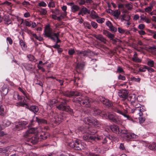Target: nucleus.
<instances>
[{"label":"nucleus","mask_w":156,"mask_h":156,"mask_svg":"<svg viewBox=\"0 0 156 156\" xmlns=\"http://www.w3.org/2000/svg\"><path fill=\"white\" fill-rule=\"evenodd\" d=\"M131 106L133 107L131 110V112L133 113V115H138V113L140 115L141 114L142 112H143L145 110L144 106L138 103L137 102L131 105Z\"/></svg>","instance_id":"1"},{"label":"nucleus","mask_w":156,"mask_h":156,"mask_svg":"<svg viewBox=\"0 0 156 156\" xmlns=\"http://www.w3.org/2000/svg\"><path fill=\"white\" fill-rule=\"evenodd\" d=\"M118 136H119L120 138L123 140H126L127 141L131 140L130 133H127V130H126L124 128H118Z\"/></svg>","instance_id":"2"},{"label":"nucleus","mask_w":156,"mask_h":156,"mask_svg":"<svg viewBox=\"0 0 156 156\" xmlns=\"http://www.w3.org/2000/svg\"><path fill=\"white\" fill-rule=\"evenodd\" d=\"M66 102L67 101L66 100H64L56 106V108L60 110L69 112L72 114H73V110L70 108L69 106L67 105Z\"/></svg>","instance_id":"3"},{"label":"nucleus","mask_w":156,"mask_h":156,"mask_svg":"<svg viewBox=\"0 0 156 156\" xmlns=\"http://www.w3.org/2000/svg\"><path fill=\"white\" fill-rule=\"evenodd\" d=\"M102 137L98 135H90L87 134L84 135L83 137V139L87 141L91 142L92 141H97L101 140Z\"/></svg>","instance_id":"4"},{"label":"nucleus","mask_w":156,"mask_h":156,"mask_svg":"<svg viewBox=\"0 0 156 156\" xmlns=\"http://www.w3.org/2000/svg\"><path fill=\"white\" fill-rule=\"evenodd\" d=\"M28 121H20L15 123V128L17 130H20L25 129L27 126V125L28 123Z\"/></svg>","instance_id":"5"},{"label":"nucleus","mask_w":156,"mask_h":156,"mask_svg":"<svg viewBox=\"0 0 156 156\" xmlns=\"http://www.w3.org/2000/svg\"><path fill=\"white\" fill-rule=\"evenodd\" d=\"M125 12L122 13L123 14L120 16L119 15L120 14V12L118 11V19L120 20L122 22H123L124 21H129L130 19V16L127 14H126Z\"/></svg>","instance_id":"6"},{"label":"nucleus","mask_w":156,"mask_h":156,"mask_svg":"<svg viewBox=\"0 0 156 156\" xmlns=\"http://www.w3.org/2000/svg\"><path fill=\"white\" fill-rule=\"evenodd\" d=\"M90 54L91 51L89 50L84 51L77 50L76 53V55L81 58L90 56Z\"/></svg>","instance_id":"7"},{"label":"nucleus","mask_w":156,"mask_h":156,"mask_svg":"<svg viewBox=\"0 0 156 156\" xmlns=\"http://www.w3.org/2000/svg\"><path fill=\"white\" fill-rule=\"evenodd\" d=\"M62 94L64 96L69 98L73 96H79L81 94L80 93L77 91H70L69 90L63 92Z\"/></svg>","instance_id":"8"},{"label":"nucleus","mask_w":156,"mask_h":156,"mask_svg":"<svg viewBox=\"0 0 156 156\" xmlns=\"http://www.w3.org/2000/svg\"><path fill=\"white\" fill-rule=\"evenodd\" d=\"M85 122L86 124L91 123L96 125L99 124V122L95 118L91 117H88L84 119Z\"/></svg>","instance_id":"9"},{"label":"nucleus","mask_w":156,"mask_h":156,"mask_svg":"<svg viewBox=\"0 0 156 156\" xmlns=\"http://www.w3.org/2000/svg\"><path fill=\"white\" fill-rule=\"evenodd\" d=\"M54 33L52 32V29L50 27L49 24L46 26L44 34V37H49Z\"/></svg>","instance_id":"10"},{"label":"nucleus","mask_w":156,"mask_h":156,"mask_svg":"<svg viewBox=\"0 0 156 156\" xmlns=\"http://www.w3.org/2000/svg\"><path fill=\"white\" fill-rule=\"evenodd\" d=\"M60 32V31H58L56 33H54L48 38L52 40L53 41H56V43L57 44L58 42H60L61 41L58 38L59 36Z\"/></svg>","instance_id":"11"},{"label":"nucleus","mask_w":156,"mask_h":156,"mask_svg":"<svg viewBox=\"0 0 156 156\" xmlns=\"http://www.w3.org/2000/svg\"><path fill=\"white\" fill-rule=\"evenodd\" d=\"M137 98L134 94H129L127 97L128 101L130 102L131 105L137 102Z\"/></svg>","instance_id":"12"},{"label":"nucleus","mask_w":156,"mask_h":156,"mask_svg":"<svg viewBox=\"0 0 156 156\" xmlns=\"http://www.w3.org/2000/svg\"><path fill=\"white\" fill-rule=\"evenodd\" d=\"M104 34L107 36L108 38L112 40L113 44H115L116 42V41L114 39V34H111L108 31L106 30H104L103 31Z\"/></svg>","instance_id":"13"},{"label":"nucleus","mask_w":156,"mask_h":156,"mask_svg":"<svg viewBox=\"0 0 156 156\" xmlns=\"http://www.w3.org/2000/svg\"><path fill=\"white\" fill-rule=\"evenodd\" d=\"M99 98V100L101 102L106 106L109 107L112 105V103L108 99L102 97H101Z\"/></svg>","instance_id":"14"},{"label":"nucleus","mask_w":156,"mask_h":156,"mask_svg":"<svg viewBox=\"0 0 156 156\" xmlns=\"http://www.w3.org/2000/svg\"><path fill=\"white\" fill-rule=\"evenodd\" d=\"M76 144V149L77 150L84 149L85 148L86 145L83 142H81L79 140H77Z\"/></svg>","instance_id":"15"},{"label":"nucleus","mask_w":156,"mask_h":156,"mask_svg":"<svg viewBox=\"0 0 156 156\" xmlns=\"http://www.w3.org/2000/svg\"><path fill=\"white\" fill-rule=\"evenodd\" d=\"M118 94L119 97L125 99L127 96V91L125 90H119L118 93Z\"/></svg>","instance_id":"16"},{"label":"nucleus","mask_w":156,"mask_h":156,"mask_svg":"<svg viewBox=\"0 0 156 156\" xmlns=\"http://www.w3.org/2000/svg\"><path fill=\"white\" fill-rule=\"evenodd\" d=\"M138 115H133V118L135 119H137L138 118L139 119V122L140 123H143L145 120V118L143 116V112H142L141 114H140L138 113Z\"/></svg>","instance_id":"17"},{"label":"nucleus","mask_w":156,"mask_h":156,"mask_svg":"<svg viewBox=\"0 0 156 156\" xmlns=\"http://www.w3.org/2000/svg\"><path fill=\"white\" fill-rule=\"evenodd\" d=\"M26 108L30 111L33 112L34 114H36L39 111L38 107L36 105H32L30 106L28 105Z\"/></svg>","instance_id":"18"},{"label":"nucleus","mask_w":156,"mask_h":156,"mask_svg":"<svg viewBox=\"0 0 156 156\" xmlns=\"http://www.w3.org/2000/svg\"><path fill=\"white\" fill-rule=\"evenodd\" d=\"M89 102L87 97H85L83 98L82 97V100L81 101L80 104L86 107H88L89 106Z\"/></svg>","instance_id":"19"},{"label":"nucleus","mask_w":156,"mask_h":156,"mask_svg":"<svg viewBox=\"0 0 156 156\" xmlns=\"http://www.w3.org/2000/svg\"><path fill=\"white\" fill-rule=\"evenodd\" d=\"M120 1V0H118V7L121 9L122 11V13L126 12L127 11L125 9L124 7L125 4L124 2H125V1H122V3H120L119 2Z\"/></svg>","instance_id":"20"},{"label":"nucleus","mask_w":156,"mask_h":156,"mask_svg":"<svg viewBox=\"0 0 156 156\" xmlns=\"http://www.w3.org/2000/svg\"><path fill=\"white\" fill-rule=\"evenodd\" d=\"M62 120V116L61 115H56L55 116V122L57 124H59Z\"/></svg>","instance_id":"21"},{"label":"nucleus","mask_w":156,"mask_h":156,"mask_svg":"<svg viewBox=\"0 0 156 156\" xmlns=\"http://www.w3.org/2000/svg\"><path fill=\"white\" fill-rule=\"evenodd\" d=\"M23 66L27 70L32 71L34 69V66L32 64L29 63L24 64Z\"/></svg>","instance_id":"22"},{"label":"nucleus","mask_w":156,"mask_h":156,"mask_svg":"<svg viewBox=\"0 0 156 156\" xmlns=\"http://www.w3.org/2000/svg\"><path fill=\"white\" fill-rule=\"evenodd\" d=\"M147 50L152 54H156V46L153 45L152 47H150L147 48Z\"/></svg>","instance_id":"23"},{"label":"nucleus","mask_w":156,"mask_h":156,"mask_svg":"<svg viewBox=\"0 0 156 156\" xmlns=\"http://www.w3.org/2000/svg\"><path fill=\"white\" fill-rule=\"evenodd\" d=\"M94 37L97 39L100 40L104 43H105L106 42V39L101 34L95 35Z\"/></svg>","instance_id":"24"},{"label":"nucleus","mask_w":156,"mask_h":156,"mask_svg":"<svg viewBox=\"0 0 156 156\" xmlns=\"http://www.w3.org/2000/svg\"><path fill=\"white\" fill-rule=\"evenodd\" d=\"M106 25L109 27L111 31H116V28L113 27L112 24L110 21H108L106 22Z\"/></svg>","instance_id":"25"},{"label":"nucleus","mask_w":156,"mask_h":156,"mask_svg":"<svg viewBox=\"0 0 156 156\" xmlns=\"http://www.w3.org/2000/svg\"><path fill=\"white\" fill-rule=\"evenodd\" d=\"M3 19L4 20V23L5 24L9 25L12 23L11 20H10L8 16H3Z\"/></svg>","instance_id":"26"},{"label":"nucleus","mask_w":156,"mask_h":156,"mask_svg":"<svg viewBox=\"0 0 156 156\" xmlns=\"http://www.w3.org/2000/svg\"><path fill=\"white\" fill-rule=\"evenodd\" d=\"M108 117L109 119L113 122H116V116L115 114H110L108 115Z\"/></svg>","instance_id":"27"},{"label":"nucleus","mask_w":156,"mask_h":156,"mask_svg":"<svg viewBox=\"0 0 156 156\" xmlns=\"http://www.w3.org/2000/svg\"><path fill=\"white\" fill-rule=\"evenodd\" d=\"M35 119L36 121L39 124H47V121L45 119H39L37 117H36Z\"/></svg>","instance_id":"28"},{"label":"nucleus","mask_w":156,"mask_h":156,"mask_svg":"<svg viewBox=\"0 0 156 156\" xmlns=\"http://www.w3.org/2000/svg\"><path fill=\"white\" fill-rule=\"evenodd\" d=\"M20 44L23 50L25 51L27 49V45L26 44L25 42L22 39L20 40Z\"/></svg>","instance_id":"29"},{"label":"nucleus","mask_w":156,"mask_h":156,"mask_svg":"<svg viewBox=\"0 0 156 156\" xmlns=\"http://www.w3.org/2000/svg\"><path fill=\"white\" fill-rule=\"evenodd\" d=\"M38 140V138L37 136L32 137L30 140V141L34 144L37 143Z\"/></svg>","instance_id":"30"},{"label":"nucleus","mask_w":156,"mask_h":156,"mask_svg":"<svg viewBox=\"0 0 156 156\" xmlns=\"http://www.w3.org/2000/svg\"><path fill=\"white\" fill-rule=\"evenodd\" d=\"M2 94L5 95L8 93V89L5 86H3L0 90Z\"/></svg>","instance_id":"31"},{"label":"nucleus","mask_w":156,"mask_h":156,"mask_svg":"<svg viewBox=\"0 0 156 156\" xmlns=\"http://www.w3.org/2000/svg\"><path fill=\"white\" fill-rule=\"evenodd\" d=\"M77 140L76 139L74 141H72L69 144V145L72 148H75L76 149V142H77Z\"/></svg>","instance_id":"32"},{"label":"nucleus","mask_w":156,"mask_h":156,"mask_svg":"<svg viewBox=\"0 0 156 156\" xmlns=\"http://www.w3.org/2000/svg\"><path fill=\"white\" fill-rule=\"evenodd\" d=\"M11 124V122L8 120L5 119L3 121L2 126L5 127L9 126Z\"/></svg>","instance_id":"33"},{"label":"nucleus","mask_w":156,"mask_h":156,"mask_svg":"<svg viewBox=\"0 0 156 156\" xmlns=\"http://www.w3.org/2000/svg\"><path fill=\"white\" fill-rule=\"evenodd\" d=\"M92 110L94 112V114L95 115H99L101 113V111L99 109L96 107L92 108Z\"/></svg>","instance_id":"34"},{"label":"nucleus","mask_w":156,"mask_h":156,"mask_svg":"<svg viewBox=\"0 0 156 156\" xmlns=\"http://www.w3.org/2000/svg\"><path fill=\"white\" fill-rule=\"evenodd\" d=\"M131 80L133 82L140 83L141 79L139 77H132L130 78Z\"/></svg>","instance_id":"35"},{"label":"nucleus","mask_w":156,"mask_h":156,"mask_svg":"<svg viewBox=\"0 0 156 156\" xmlns=\"http://www.w3.org/2000/svg\"><path fill=\"white\" fill-rule=\"evenodd\" d=\"M57 102V101L55 99H53L50 100L48 102V104L50 106H52L53 105L56 104Z\"/></svg>","instance_id":"36"},{"label":"nucleus","mask_w":156,"mask_h":156,"mask_svg":"<svg viewBox=\"0 0 156 156\" xmlns=\"http://www.w3.org/2000/svg\"><path fill=\"white\" fill-rule=\"evenodd\" d=\"M59 9L58 8L51 9V12L54 14V15H58L59 14Z\"/></svg>","instance_id":"37"},{"label":"nucleus","mask_w":156,"mask_h":156,"mask_svg":"<svg viewBox=\"0 0 156 156\" xmlns=\"http://www.w3.org/2000/svg\"><path fill=\"white\" fill-rule=\"evenodd\" d=\"M85 63L84 62H83L82 63H78L76 65V67L77 68L79 69H83L85 66Z\"/></svg>","instance_id":"38"},{"label":"nucleus","mask_w":156,"mask_h":156,"mask_svg":"<svg viewBox=\"0 0 156 156\" xmlns=\"http://www.w3.org/2000/svg\"><path fill=\"white\" fill-rule=\"evenodd\" d=\"M79 6L74 5L71 7V10L73 12H75L79 10Z\"/></svg>","instance_id":"39"},{"label":"nucleus","mask_w":156,"mask_h":156,"mask_svg":"<svg viewBox=\"0 0 156 156\" xmlns=\"http://www.w3.org/2000/svg\"><path fill=\"white\" fill-rule=\"evenodd\" d=\"M82 100V97L78 98L75 97L73 99V101L77 103L80 104L81 101Z\"/></svg>","instance_id":"40"},{"label":"nucleus","mask_w":156,"mask_h":156,"mask_svg":"<svg viewBox=\"0 0 156 156\" xmlns=\"http://www.w3.org/2000/svg\"><path fill=\"white\" fill-rule=\"evenodd\" d=\"M148 61L147 62V64L150 67H153L154 66V61L148 58Z\"/></svg>","instance_id":"41"},{"label":"nucleus","mask_w":156,"mask_h":156,"mask_svg":"<svg viewBox=\"0 0 156 156\" xmlns=\"http://www.w3.org/2000/svg\"><path fill=\"white\" fill-rule=\"evenodd\" d=\"M110 128L112 131L113 132L116 133H117V126L115 125H113L110 126Z\"/></svg>","instance_id":"42"},{"label":"nucleus","mask_w":156,"mask_h":156,"mask_svg":"<svg viewBox=\"0 0 156 156\" xmlns=\"http://www.w3.org/2000/svg\"><path fill=\"white\" fill-rule=\"evenodd\" d=\"M4 105H0V115L2 116L4 115Z\"/></svg>","instance_id":"43"},{"label":"nucleus","mask_w":156,"mask_h":156,"mask_svg":"<svg viewBox=\"0 0 156 156\" xmlns=\"http://www.w3.org/2000/svg\"><path fill=\"white\" fill-rule=\"evenodd\" d=\"M16 105L18 106H24V105H26L27 107L28 106L27 104L25 103L24 101L22 102V101H20L19 102L17 103H16Z\"/></svg>","instance_id":"44"},{"label":"nucleus","mask_w":156,"mask_h":156,"mask_svg":"<svg viewBox=\"0 0 156 156\" xmlns=\"http://www.w3.org/2000/svg\"><path fill=\"white\" fill-rule=\"evenodd\" d=\"M8 149H9V147H8L0 148V153H6L8 150Z\"/></svg>","instance_id":"45"},{"label":"nucleus","mask_w":156,"mask_h":156,"mask_svg":"<svg viewBox=\"0 0 156 156\" xmlns=\"http://www.w3.org/2000/svg\"><path fill=\"white\" fill-rule=\"evenodd\" d=\"M132 59L133 62H140L142 60L141 59L138 58L137 56L133 57Z\"/></svg>","instance_id":"46"},{"label":"nucleus","mask_w":156,"mask_h":156,"mask_svg":"<svg viewBox=\"0 0 156 156\" xmlns=\"http://www.w3.org/2000/svg\"><path fill=\"white\" fill-rule=\"evenodd\" d=\"M118 73H122L124 74L125 73V72L122 67L121 66H118Z\"/></svg>","instance_id":"47"},{"label":"nucleus","mask_w":156,"mask_h":156,"mask_svg":"<svg viewBox=\"0 0 156 156\" xmlns=\"http://www.w3.org/2000/svg\"><path fill=\"white\" fill-rule=\"evenodd\" d=\"M36 129L35 128H31L28 129L27 130L28 132H29V133L31 134L34 133H35Z\"/></svg>","instance_id":"48"},{"label":"nucleus","mask_w":156,"mask_h":156,"mask_svg":"<svg viewBox=\"0 0 156 156\" xmlns=\"http://www.w3.org/2000/svg\"><path fill=\"white\" fill-rule=\"evenodd\" d=\"M62 10L64 11L63 15L64 16H66L67 15V12L66 11L67 7L66 5H64L61 7Z\"/></svg>","instance_id":"49"},{"label":"nucleus","mask_w":156,"mask_h":156,"mask_svg":"<svg viewBox=\"0 0 156 156\" xmlns=\"http://www.w3.org/2000/svg\"><path fill=\"white\" fill-rule=\"evenodd\" d=\"M125 7L128 10H131L133 7L132 4L127 3L125 5Z\"/></svg>","instance_id":"50"},{"label":"nucleus","mask_w":156,"mask_h":156,"mask_svg":"<svg viewBox=\"0 0 156 156\" xmlns=\"http://www.w3.org/2000/svg\"><path fill=\"white\" fill-rule=\"evenodd\" d=\"M147 66L144 65L142 67H140L139 68V70L140 72H145L146 69H147Z\"/></svg>","instance_id":"51"},{"label":"nucleus","mask_w":156,"mask_h":156,"mask_svg":"<svg viewBox=\"0 0 156 156\" xmlns=\"http://www.w3.org/2000/svg\"><path fill=\"white\" fill-rule=\"evenodd\" d=\"M48 6L49 8H54L55 7V5L54 2L51 1L48 3Z\"/></svg>","instance_id":"52"},{"label":"nucleus","mask_w":156,"mask_h":156,"mask_svg":"<svg viewBox=\"0 0 156 156\" xmlns=\"http://www.w3.org/2000/svg\"><path fill=\"white\" fill-rule=\"evenodd\" d=\"M27 57L29 59V60L30 61H32L35 59L34 57L31 54H29L27 56Z\"/></svg>","instance_id":"53"},{"label":"nucleus","mask_w":156,"mask_h":156,"mask_svg":"<svg viewBox=\"0 0 156 156\" xmlns=\"http://www.w3.org/2000/svg\"><path fill=\"white\" fill-rule=\"evenodd\" d=\"M105 20V18H100L99 17L96 20L97 22L99 23H102L104 22Z\"/></svg>","instance_id":"54"},{"label":"nucleus","mask_w":156,"mask_h":156,"mask_svg":"<svg viewBox=\"0 0 156 156\" xmlns=\"http://www.w3.org/2000/svg\"><path fill=\"white\" fill-rule=\"evenodd\" d=\"M130 134L131 140H134V139L138 137V136L133 133H130Z\"/></svg>","instance_id":"55"},{"label":"nucleus","mask_w":156,"mask_h":156,"mask_svg":"<svg viewBox=\"0 0 156 156\" xmlns=\"http://www.w3.org/2000/svg\"><path fill=\"white\" fill-rule=\"evenodd\" d=\"M83 13V14H86L87 12L88 13H89V12H87V9L84 7L82 8L80 10Z\"/></svg>","instance_id":"56"},{"label":"nucleus","mask_w":156,"mask_h":156,"mask_svg":"<svg viewBox=\"0 0 156 156\" xmlns=\"http://www.w3.org/2000/svg\"><path fill=\"white\" fill-rule=\"evenodd\" d=\"M118 78L119 80H124L126 79L125 76H124L121 74H119V75Z\"/></svg>","instance_id":"57"},{"label":"nucleus","mask_w":156,"mask_h":156,"mask_svg":"<svg viewBox=\"0 0 156 156\" xmlns=\"http://www.w3.org/2000/svg\"><path fill=\"white\" fill-rule=\"evenodd\" d=\"M91 25L92 27L94 29H96L98 27L97 23L94 21L91 22Z\"/></svg>","instance_id":"58"},{"label":"nucleus","mask_w":156,"mask_h":156,"mask_svg":"<svg viewBox=\"0 0 156 156\" xmlns=\"http://www.w3.org/2000/svg\"><path fill=\"white\" fill-rule=\"evenodd\" d=\"M75 51L74 49L71 48L69 49L68 54L69 55H73L75 53Z\"/></svg>","instance_id":"59"},{"label":"nucleus","mask_w":156,"mask_h":156,"mask_svg":"<svg viewBox=\"0 0 156 156\" xmlns=\"http://www.w3.org/2000/svg\"><path fill=\"white\" fill-rule=\"evenodd\" d=\"M38 6L43 7H45L47 6L46 3L44 1H42L38 3Z\"/></svg>","instance_id":"60"},{"label":"nucleus","mask_w":156,"mask_h":156,"mask_svg":"<svg viewBox=\"0 0 156 156\" xmlns=\"http://www.w3.org/2000/svg\"><path fill=\"white\" fill-rule=\"evenodd\" d=\"M149 32L153 34V37L154 39H156V32L152 30H149Z\"/></svg>","instance_id":"61"},{"label":"nucleus","mask_w":156,"mask_h":156,"mask_svg":"<svg viewBox=\"0 0 156 156\" xmlns=\"http://www.w3.org/2000/svg\"><path fill=\"white\" fill-rule=\"evenodd\" d=\"M152 8L149 6L145 8L144 9V10L146 12H149L152 11Z\"/></svg>","instance_id":"62"},{"label":"nucleus","mask_w":156,"mask_h":156,"mask_svg":"<svg viewBox=\"0 0 156 156\" xmlns=\"http://www.w3.org/2000/svg\"><path fill=\"white\" fill-rule=\"evenodd\" d=\"M31 21L29 22L26 20H25L24 21V23L26 26L30 27L31 25Z\"/></svg>","instance_id":"63"},{"label":"nucleus","mask_w":156,"mask_h":156,"mask_svg":"<svg viewBox=\"0 0 156 156\" xmlns=\"http://www.w3.org/2000/svg\"><path fill=\"white\" fill-rule=\"evenodd\" d=\"M85 27L88 29H90L91 28V26L88 22H85L84 23Z\"/></svg>","instance_id":"64"}]
</instances>
